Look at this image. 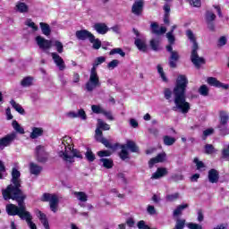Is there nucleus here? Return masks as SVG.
Segmentation results:
<instances>
[{"label":"nucleus","instance_id":"1","mask_svg":"<svg viewBox=\"0 0 229 229\" xmlns=\"http://www.w3.org/2000/svg\"><path fill=\"white\" fill-rule=\"evenodd\" d=\"M21 187H22L21 172L17 168H13L11 184L6 189L2 190V195L5 200L13 199V201H17L19 207L15 206V204H7L5 210L8 216H19L20 219L28 212L24 203L26 194H24Z\"/></svg>","mask_w":229,"mask_h":229},{"label":"nucleus","instance_id":"2","mask_svg":"<svg viewBox=\"0 0 229 229\" xmlns=\"http://www.w3.org/2000/svg\"><path fill=\"white\" fill-rule=\"evenodd\" d=\"M189 85V80L187 76L179 75L176 80L175 86L173 90L174 106L172 108L174 112H182V114H188L191 110V104L187 102V97L185 92L187 86Z\"/></svg>","mask_w":229,"mask_h":229},{"label":"nucleus","instance_id":"3","mask_svg":"<svg viewBox=\"0 0 229 229\" xmlns=\"http://www.w3.org/2000/svg\"><path fill=\"white\" fill-rule=\"evenodd\" d=\"M58 156L66 164H74V158H83L80 150L74 149L72 145L63 141L58 147Z\"/></svg>","mask_w":229,"mask_h":229},{"label":"nucleus","instance_id":"4","mask_svg":"<svg viewBox=\"0 0 229 229\" xmlns=\"http://www.w3.org/2000/svg\"><path fill=\"white\" fill-rule=\"evenodd\" d=\"M166 38L170 44L166 46V51L170 53L168 64L172 69H174L176 68V62L180 60V54H178V51L173 50V44H174V40H176V38H174V35L173 34V32H167Z\"/></svg>","mask_w":229,"mask_h":229},{"label":"nucleus","instance_id":"5","mask_svg":"<svg viewBox=\"0 0 229 229\" xmlns=\"http://www.w3.org/2000/svg\"><path fill=\"white\" fill-rule=\"evenodd\" d=\"M101 87V81H99V75L98 71L90 70L89 78L85 84V89L88 92H92L95 89Z\"/></svg>","mask_w":229,"mask_h":229},{"label":"nucleus","instance_id":"6","mask_svg":"<svg viewBox=\"0 0 229 229\" xmlns=\"http://www.w3.org/2000/svg\"><path fill=\"white\" fill-rule=\"evenodd\" d=\"M121 149L122 150L119 153V157L122 160L130 158V153L128 152V149H130L131 153H139V147H137V144L131 140H127L126 144L121 145Z\"/></svg>","mask_w":229,"mask_h":229},{"label":"nucleus","instance_id":"7","mask_svg":"<svg viewBox=\"0 0 229 229\" xmlns=\"http://www.w3.org/2000/svg\"><path fill=\"white\" fill-rule=\"evenodd\" d=\"M42 201H47L49 203L50 210L56 214L58 212V195L51 193H44L42 196Z\"/></svg>","mask_w":229,"mask_h":229},{"label":"nucleus","instance_id":"8","mask_svg":"<svg viewBox=\"0 0 229 229\" xmlns=\"http://www.w3.org/2000/svg\"><path fill=\"white\" fill-rule=\"evenodd\" d=\"M36 159L40 164H46L49 158V154L46 151V147L38 145L35 148Z\"/></svg>","mask_w":229,"mask_h":229},{"label":"nucleus","instance_id":"9","mask_svg":"<svg viewBox=\"0 0 229 229\" xmlns=\"http://www.w3.org/2000/svg\"><path fill=\"white\" fill-rule=\"evenodd\" d=\"M95 139L98 140V142H101V144H104L106 148H108L109 149H116L117 145H112L108 140L103 137V131L99 129H96L95 131Z\"/></svg>","mask_w":229,"mask_h":229},{"label":"nucleus","instance_id":"10","mask_svg":"<svg viewBox=\"0 0 229 229\" xmlns=\"http://www.w3.org/2000/svg\"><path fill=\"white\" fill-rule=\"evenodd\" d=\"M17 139V132H11L3 138H0V149H4L8 146H12L13 140Z\"/></svg>","mask_w":229,"mask_h":229},{"label":"nucleus","instance_id":"11","mask_svg":"<svg viewBox=\"0 0 229 229\" xmlns=\"http://www.w3.org/2000/svg\"><path fill=\"white\" fill-rule=\"evenodd\" d=\"M198 49L199 48L191 49V60L193 65H195L197 69H199L201 65L205 64V58L199 57V55H198Z\"/></svg>","mask_w":229,"mask_h":229},{"label":"nucleus","instance_id":"12","mask_svg":"<svg viewBox=\"0 0 229 229\" xmlns=\"http://www.w3.org/2000/svg\"><path fill=\"white\" fill-rule=\"evenodd\" d=\"M75 37L78 40H89L92 42L94 40V34L87 30H81L75 32Z\"/></svg>","mask_w":229,"mask_h":229},{"label":"nucleus","instance_id":"13","mask_svg":"<svg viewBox=\"0 0 229 229\" xmlns=\"http://www.w3.org/2000/svg\"><path fill=\"white\" fill-rule=\"evenodd\" d=\"M36 42L39 49H51L53 47V41L42 38V36L36 37Z\"/></svg>","mask_w":229,"mask_h":229},{"label":"nucleus","instance_id":"14","mask_svg":"<svg viewBox=\"0 0 229 229\" xmlns=\"http://www.w3.org/2000/svg\"><path fill=\"white\" fill-rule=\"evenodd\" d=\"M142 12H144V0H136L131 7V13L138 17L142 15Z\"/></svg>","mask_w":229,"mask_h":229},{"label":"nucleus","instance_id":"15","mask_svg":"<svg viewBox=\"0 0 229 229\" xmlns=\"http://www.w3.org/2000/svg\"><path fill=\"white\" fill-rule=\"evenodd\" d=\"M51 56L53 58L55 65L58 66L59 71H64V69H65V62H64V59L62 58V56H60L56 53H52Z\"/></svg>","mask_w":229,"mask_h":229},{"label":"nucleus","instance_id":"16","mask_svg":"<svg viewBox=\"0 0 229 229\" xmlns=\"http://www.w3.org/2000/svg\"><path fill=\"white\" fill-rule=\"evenodd\" d=\"M23 221H26L27 225L30 229H37V225L33 222V216L30 211L24 213V215L21 217Z\"/></svg>","mask_w":229,"mask_h":229},{"label":"nucleus","instance_id":"17","mask_svg":"<svg viewBox=\"0 0 229 229\" xmlns=\"http://www.w3.org/2000/svg\"><path fill=\"white\" fill-rule=\"evenodd\" d=\"M151 28V33L154 35H164L165 31H167V28L165 27H158V23L152 22L150 25Z\"/></svg>","mask_w":229,"mask_h":229},{"label":"nucleus","instance_id":"18","mask_svg":"<svg viewBox=\"0 0 229 229\" xmlns=\"http://www.w3.org/2000/svg\"><path fill=\"white\" fill-rule=\"evenodd\" d=\"M36 216L39 219L45 229H50L49 221L47 220V216H46V214H44L40 210H37Z\"/></svg>","mask_w":229,"mask_h":229},{"label":"nucleus","instance_id":"19","mask_svg":"<svg viewBox=\"0 0 229 229\" xmlns=\"http://www.w3.org/2000/svg\"><path fill=\"white\" fill-rule=\"evenodd\" d=\"M93 30H95L98 35H106L109 29L108 26H106L105 23H95Z\"/></svg>","mask_w":229,"mask_h":229},{"label":"nucleus","instance_id":"20","mask_svg":"<svg viewBox=\"0 0 229 229\" xmlns=\"http://www.w3.org/2000/svg\"><path fill=\"white\" fill-rule=\"evenodd\" d=\"M14 10L19 13H28L30 12V6L24 2H17Z\"/></svg>","mask_w":229,"mask_h":229},{"label":"nucleus","instance_id":"21","mask_svg":"<svg viewBox=\"0 0 229 229\" xmlns=\"http://www.w3.org/2000/svg\"><path fill=\"white\" fill-rule=\"evenodd\" d=\"M208 178L210 183H217L219 182V172L216 169H210L208 171Z\"/></svg>","mask_w":229,"mask_h":229},{"label":"nucleus","instance_id":"22","mask_svg":"<svg viewBox=\"0 0 229 229\" xmlns=\"http://www.w3.org/2000/svg\"><path fill=\"white\" fill-rule=\"evenodd\" d=\"M165 153L158 154L156 157L151 158L148 161V167L151 169L155 164H158L160 162H164L165 160Z\"/></svg>","mask_w":229,"mask_h":229},{"label":"nucleus","instance_id":"23","mask_svg":"<svg viewBox=\"0 0 229 229\" xmlns=\"http://www.w3.org/2000/svg\"><path fill=\"white\" fill-rule=\"evenodd\" d=\"M186 36L189 38L190 42H191L192 47L191 49H199V46L198 45V41H196V36L192 30H186Z\"/></svg>","mask_w":229,"mask_h":229},{"label":"nucleus","instance_id":"24","mask_svg":"<svg viewBox=\"0 0 229 229\" xmlns=\"http://www.w3.org/2000/svg\"><path fill=\"white\" fill-rule=\"evenodd\" d=\"M29 169H30V174H34V176H38V174L42 173V166L33 162L30 163Z\"/></svg>","mask_w":229,"mask_h":229},{"label":"nucleus","instance_id":"25","mask_svg":"<svg viewBox=\"0 0 229 229\" xmlns=\"http://www.w3.org/2000/svg\"><path fill=\"white\" fill-rule=\"evenodd\" d=\"M35 81V78L32 77V76H27V77H24L21 82H20V85L21 87H23L24 89L28 88V87H33V83Z\"/></svg>","mask_w":229,"mask_h":229},{"label":"nucleus","instance_id":"26","mask_svg":"<svg viewBox=\"0 0 229 229\" xmlns=\"http://www.w3.org/2000/svg\"><path fill=\"white\" fill-rule=\"evenodd\" d=\"M42 135H44V129L42 127H33L30 137L34 140L42 137Z\"/></svg>","mask_w":229,"mask_h":229},{"label":"nucleus","instance_id":"27","mask_svg":"<svg viewBox=\"0 0 229 229\" xmlns=\"http://www.w3.org/2000/svg\"><path fill=\"white\" fill-rule=\"evenodd\" d=\"M72 195L75 196V198L81 201V203H85L89 201V195L83 191H73Z\"/></svg>","mask_w":229,"mask_h":229},{"label":"nucleus","instance_id":"28","mask_svg":"<svg viewBox=\"0 0 229 229\" xmlns=\"http://www.w3.org/2000/svg\"><path fill=\"white\" fill-rule=\"evenodd\" d=\"M167 174L166 168H157V170L152 174L151 180H159V178H163Z\"/></svg>","mask_w":229,"mask_h":229},{"label":"nucleus","instance_id":"29","mask_svg":"<svg viewBox=\"0 0 229 229\" xmlns=\"http://www.w3.org/2000/svg\"><path fill=\"white\" fill-rule=\"evenodd\" d=\"M134 44H135L136 47L139 49V51H142L143 53H146V51L148 49L146 41L137 38H135Z\"/></svg>","mask_w":229,"mask_h":229},{"label":"nucleus","instance_id":"30","mask_svg":"<svg viewBox=\"0 0 229 229\" xmlns=\"http://www.w3.org/2000/svg\"><path fill=\"white\" fill-rule=\"evenodd\" d=\"M105 62H106V57L105 56L97 57L92 64V68L90 69V71H98V67H99L101 64H105Z\"/></svg>","mask_w":229,"mask_h":229},{"label":"nucleus","instance_id":"31","mask_svg":"<svg viewBox=\"0 0 229 229\" xmlns=\"http://www.w3.org/2000/svg\"><path fill=\"white\" fill-rule=\"evenodd\" d=\"M219 119H220L219 125H228V121H229L228 113H226L225 111H220Z\"/></svg>","mask_w":229,"mask_h":229},{"label":"nucleus","instance_id":"32","mask_svg":"<svg viewBox=\"0 0 229 229\" xmlns=\"http://www.w3.org/2000/svg\"><path fill=\"white\" fill-rule=\"evenodd\" d=\"M176 142V138L169 135L163 136V144L165 146H174Z\"/></svg>","mask_w":229,"mask_h":229},{"label":"nucleus","instance_id":"33","mask_svg":"<svg viewBox=\"0 0 229 229\" xmlns=\"http://www.w3.org/2000/svg\"><path fill=\"white\" fill-rule=\"evenodd\" d=\"M39 26L41 28L43 35H46V37H49V35H51V27L49 26V24L46 22H40Z\"/></svg>","mask_w":229,"mask_h":229},{"label":"nucleus","instance_id":"34","mask_svg":"<svg viewBox=\"0 0 229 229\" xmlns=\"http://www.w3.org/2000/svg\"><path fill=\"white\" fill-rule=\"evenodd\" d=\"M149 46L153 51H160V39L152 38L149 41Z\"/></svg>","mask_w":229,"mask_h":229},{"label":"nucleus","instance_id":"35","mask_svg":"<svg viewBox=\"0 0 229 229\" xmlns=\"http://www.w3.org/2000/svg\"><path fill=\"white\" fill-rule=\"evenodd\" d=\"M207 82L208 83V85H211V87H216L218 89H221V87L223 86V83H221V81H217V79L214 77L208 78Z\"/></svg>","mask_w":229,"mask_h":229},{"label":"nucleus","instance_id":"36","mask_svg":"<svg viewBox=\"0 0 229 229\" xmlns=\"http://www.w3.org/2000/svg\"><path fill=\"white\" fill-rule=\"evenodd\" d=\"M185 208H189V204H182L178 206L173 213L174 217H177V216H182V212H183Z\"/></svg>","mask_w":229,"mask_h":229},{"label":"nucleus","instance_id":"37","mask_svg":"<svg viewBox=\"0 0 229 229\" xmlns=\"http://www.w3.org/2000/svg\"><path fill=\"white\" fill-rule=\"evenodd\" d=\"M10 105L18 112V114H21V115L24 114V108H22V106L15 102V100H11Z\"/></svg>","mask_w":229,"mask_h":229},{"label":"nucleus","instance_id":"38","mask_svg":"<svg viewBox=\"0 0 229 229\" xmlns=\"http://www.w3.org/2000/svg\"><path fill=\"white\" fill-rule=\"evenodd\" d=\"M97 130H104L105 131L110 130V125L108 123H105L101 119H98V125H97Z\"/></svg>","mask_w":229,"mask_h":229},{"label":"nucleus","instance_id":"39","mask_svg":"<svg viewBox=\"0 0 229 229\" xmlns=\"http://www.w3.org/2000/svg\"><path fill=\"white\" fill-rule=\"evenodd\" d=\"M52 46L55 47L57 53L62 54L64 53V44L59 40L52 41Z\"/></svg>","mask_w":229,"mask_h":229},{"label":"nucleus","instance_id":"40","mask_svg":"<svg viewBox=\"0 0 229 229\" xmlns=\"http://www.w3.org/2000/svg\"><path fill=\"white\" fill-rule=\"evenodd\" d=\"M100 162L103 164V167L106 169H112L114 167V161L108 158H101Z\"/></svg>","mask_w":229,"mask_h":229},{"label":"nucleus","instance_id":"41","mask_svg":"<svg viewBox=\"0 0 229 229\" xmlns=\"http://www.w3.org/2000/svg\"><path fill=\"white\" fill-rule=\"evenodd\" d=\"M12 124H13V130H15L17 133H20L21 135H24V128H22L21 124L17 123L16 120H13Z\"/></svg>","mask_w":229,"mask_h":229},{"label":"nucleus","instance_id":"42","mask_svg":"<svg viewBox=\"0 0 229 229\" xmlns=\"http://www.w3.org/2000/svg\"><path fill=\"white\" fill-rule=\"evenodd\" d=\"M216 14L212 11L206 12V21L207 23L214 22L216 21Z\"/></svg>","mask_w":229,"mask_h":229},{"label":"nucleus","instance_id":"43","mask_svg":"<svg viewBox=\"0 0 229 229\" xmlns=\"http://www.w3.org/2000/svg\"><path fill=\"white\" fill-rule=\"evenodd\" d=\"M85 157L89 162H94L96 160V155H94V152L90 148H87Z\"/></svg>","mask_w":229,"mask_h":229},{"label":"nucleus","instance_id":"44","mask_svg":"<svg viewBox=\"0 0 229 229\" xmlns=\"http://www.w3.org/2000/svg\"><path fill=\"white\" fill-rule=\"evenodd\" d=\"M25 26H28L29 28H31L33 31H38V26L31 21V19H27L25 21Z\"/></svg>","mask_w":229,"mask_h":229},{"label":"nucleus","instance_id":"45","mask_svg":"<svg viewBox=\"0 0 229 229\" xmlns=\"http://www.w3.org/2000/svg\"><path fill=\"white\" fill-rule=\"evenodd\" d=\"M109 55H120V56L122 57L126 56V53H124V51H123V49L119 47L112 49Z\"/></svg>","mask_w":229,"mask_h":229},{"label":"nucleus","instance_id":"46","mask_svg":"<svg viewBox=\"0 0 229 229\" xmlns=\"http://www.w3.org/2000/svg\"><path fill=\"white\" fill-rule=\"evenodd\" d=\"M217 128H218L221 135H223L224 137L226 135H229L228 125H218Z\"/></svg>","mask_w":229,"mask_h":229},{"label":"nucleus","instance_id":"47","mask_svg":"<svg viewBox=\"0 0 229 229\" xmlns=\"http://www.w3.org/2000/svg\"><path fill=\"white\" fill-rule=\"evenodd\" d=\"M216 148L212 144H206L205 145V153L206 155H212V153H216Z\"/></svg>","mask_w":229,"mask_h":229},{"label":"nucleus","instance_id":"48","mask_svg":"<svg viewBox=\"0 0 229 229\" xmlns=\"http://www.w3.org/2000/svg\"><path fill=\"white\" fill-rule=\"evenodd\" d=\"M91 110L93 114H103L105 111V109H103V107H101L99 105H92Z\"/></svg>","mask_w":229,"mask_h":229},{"label":"nucleus","instance_id":"49","mask_svg":"<svg viewBox=\"0 0 229 229\" xmlns=\"http://www.w3.org/2000/svg\"><path fill=\"white\" fill-rule=\"evenodd\" d=\"M165 98L171 103V98H173V91L169 88H165L164 90Z\"/></svg>","mask_w":229,"mask_h":229},{"label":"nucleus","instance_id":"50","mask_svg":"<svg viewBox=\"0 0 229 229\" xmlns=\"http://www.w3.org/2000/svg\"><path fill=\"white\" fill-rule=\"evenodd\" d=\"M89 42L93 44V49H99L101 47V40L96 38V36H93V40Z\"/></svg>","mask_w":229,"mask_h":229},{"label":"nucleus","instance_id":"51","mask_svg":"<svg viewBox=\"0 0 229 229\" xmlns=\"http://www.w3.org/2000/svg\"><path fill=\"white\" fill-rule=\"evenodd\" d=\"M180 198V193H174V194H169V195H166V201H170V202H173V201H176V199H178Z\"/></svg>","mask_w":229,"mask_h":229},{"label":"nucleus","instance_id":"52","mask_svg":"<svg viewBox=\"0 0 229 229\" xmlns=\"http://www.w3.org/2000/svg\"><path fill=\"white\" fill-rule=\"evenodd\" d=\"M117 65H119V60L114 59L113 61L108 63L107 69H109V71H113V69H115Z\"/></svg>","mask_w":229,"mask_h":229},{"label":"nucleus","instance_id":"53","mask_svg":"<svg viewBox=\"0 0 229 229\" xmlns=\"http://www.w3.org/2000/svg\"><path fill=\"white\" fill-rule=\"evenodd\" d=\"M157 72L158 74H160V77L162 78L163 81H167V77H165V73L164 72V68L160 64H157Z\"/></svg>","mask_w":229,"mask_h":229},{"label":"nucleus","instance_id":"54","mask_svg":"<svg viewBox=\"0 0 229 229\" xmlns=\"http://www.w3.org/2000/svg\"><path fill=\"white\" fill-rule=\"evenodd\" d=\"M199 94H200V96H208V87H207V85L200 86Z\"/></svg>","mask_w":229,"mask_h":229},{"label":"nucleus","instance_id":"55","mask_svg":"<svg viewBox=\"0 0 229 229\" xmlns=\"http://www.w3.org/2000/svg\"><path fill=\"white\" fill-rule=\"evenodd\" d=\"M77 117L82 119V121H87V114L85 113V110L79 109L77 112Z\"/></svg>","mask_w":229,"mask_h":229},{"label":"nucleus","instance_id":"56","mask_svg":"<svg viewBox=\"0 0 229 229\" xmlns=\"http://www.w3.org/2000/svg\"><path fill=\"white\" fill-rule=\"evenodd\" d=\"M226 42H228V39H226V37L222 36V37H220V38L218 39L217 47H223V46H226Z\"/></svg>","mask_w":229,"mask_h":229},{"label":"nucleus","instance_id":"57","mask_svg":"<svg viewBox=\"0 0 229 229\" xmlns=\"http://www.w3.org/2000/svg\"><path fill=\"white\" fill-rule=\"evenodd\" d=\"M193 162H194V164H196L198 170L203 169V167H205V164L203 163V161H199V159H198V157H195Z\"/></svg>","mask_w":229,"mask_h":229},{"label":"nucleus","instance_id":"58","mask_svg":"<svg viewBox=\"0 0 229 229\" xmlns=\"http://www.w3.org/2000/svg\"><path fill=\"white\" fill-rule=\"evenodd\" d=\"M137 227L139 229H149V225H146V222L144 220H140L137 224Z\"/></svg>","mask_w":229,"mask_h":229},{"label":"nucleus","instance_id":"59","mask_svg":"<svg viewBox=\"0 0 229 229\" xmlns=\"http://www.w3.org/2000/svg\"><path fill=\"white\" fill-rule=\"evenodd\" d=\"M187 226L189 229H203V225L195 223H189Z\"/></svg>","mask_w":229,"mask_h":229},{"label":"nucleus","instance_id":"60","mask_svg":"<svg viewBox=\"0 0 229 229\" xmlns=\"http://www.w3.org/2000/svg\"><path fill=\"white\" fill-rule=\"evenodd\" d=\"M147 212L149 216H155V214H157V209H155V206L148 205L147 207Z\"/></svg>","mask_w":229,"mask_h":229},{"label":"nucleus","instance_id":"61","mask_svg":"<svg viewBox=\"0 0 229 229\" xmlns=\"http://www.w3.org/2000/svg\"><path fill=\"white\" fill-rule=\"evenodd\" d=\"M222 158H229V144L222 149Z\"/></svg>","mask_w":229,"mask_h":229},{"label":"nucleus","instance_id":"62","mask_svg":"<svg viewBox=\"0 0 229 229\" xmlns=\"http://www.w3.org/2000/svg\"><path fill=\"white\" fill-rule=\"evenodd\" d=\"M103 115H105V117H106V119H108L109 121H114V115L112 114V113L110 111H106L104 109L103 111Z\"/></svg>","mask_w":229,"mask_h":229},{"label":"nucleus","instance_id":"63","mask_svg":"<svg viewBox=\"0 0 229 229\" xmlns=\"http://www.w3.org/2000/svg\"><path fill=\"white\" fill-rule=\"evenodd\" d=\"M98 155L103 158V157H110V155H112V152H110L109 150H102V151H98Z\"/></svg>","mask_w":229,"mask_h":229},{"label":"nucleus","instance_id":"64","mask_svg":"<svg viewBox=\"0 0 229 229\" xmlns=\"http://www.w3.org/2000/svg\"><path fill=\"white\" fill-rule=\"evenodd\" d=\"M171 180H173V182H181V180H183V175L182 174H174L171 176Z\"/></svg>","mask_w":229,"mask_h":229}]
</instances>
